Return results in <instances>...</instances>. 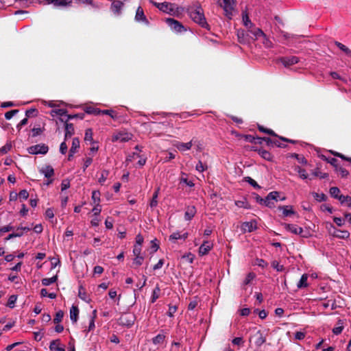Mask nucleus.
I'll list each match as a JSON object with an SVG mask.
<instances>
[{
	"label": "nucleus",
	"mask_w": 351,
	"mask_h": 351,
	"mask_svg": "<svg viewBox=\"0 0 351 351\" xmlns=\"http://www.w3.org/2000/svg\"><path fill=\"white\" fill-rule=\"evenodd\" d=\"M186 12L195 23L203 28L210 29V27L205 18L204 10L199 4L196 3L189 6Z\"/></svg>",
	"instance_id": "f257e3e1"
},
{
	"label": "nucleus",
	"mask_w": 351,
	"mask_h": 351,
	"mask_svg": "<svg viewBox=\"0 0 351 351\" xmlns=\"http://www.w3.org/2000/svg\"><path fill=\"white\" fill-rule=\"evenodd\" d=\"M136 320V316L134 313H126L121 315L118 319L119 325L127 328L132 327Z\"/></svg>",
	"instance_id": "f03ea898"
},
{
	"label": "nucleus",
	"mask_w": 351,
	"mask_h": 351,
	"mask_svg": "<svg viewBox=\"0 0 351 351\" xmlns=\"http://www.w3.org/2000/svg\"><path fill=\"white\" fill-rule=\"evenodd\" d=\"M166 23L171 27V29L177 33H180L186 31L184 26L178 21L171 18H167Z\"/></svg>",
	"instance_id": "7ed1b4c3"
},
{
	"label": "nucleus",
	"mask_w": 351,
	"mask_h": 351,
	"mask_svg": "<svg viewBox=\"0 0 351 351\" xmlns=\"http://www.w3.org/2000/svg\"><path fill=\"white\" fill-rule=\"evenodd\" d=\"M152 3L158 8L160 11L171 14L173 12V9L176 8V4L169 2L156 3L152 2Z\"/></svg>",
	"instance_id": "20e7f679"
},
{
	"label": "nucleus",
	"mask_w": 351,
	"mask_h": 351,
	"mask_svg": "<svg viewBox=\"0 0 351 351\" xmlns=\"http://www.w3.org/2000/svg\"><path fill=\"white\" fill-rule=\"evenodd\" d=\"M27 150L30 154H45L48 152L49 147L45 144H37L29 147Z\"/></svg>",
	"instance_id": "39448f33"
},
{
	"label": "nucleus",
	"mask_w": 351,
	"mask_h": 351,
	"mask_svg": "<svg viewBox=\"0 0 351 351\" xmlns=\"http://www.w3.org/2000/svg\"><path fill=\"white\" fill-rule=\"evenodd\" d=\"M233 4L234 0H223V2L220 3V6L223 8L226 16L230 19L232 16Z\"/></svg>",
	"instance_id": "423d86ee"
},
{
	"label": "nucleus",
	"mask_w": 351,
	"mask_h": 351,
	"mask_svg": "<svg viewBox=\"0 0 351 351\" xmlns=\"http://www.w3.org/2000/svg\"><path fill=\"white\" fill-rule=\"evenodd\" d=\"M247 32L250 33L252 36L251 38L253 40H257L260 37H263L264 38H266L265 34L262 31L261 29L255 27L254 24L252 25V27H247Z\"/></svg>",
	"instance_id": "0eeeda50"
},
{
	"label": "nucleus",
	"mask_w": 351,
	"mask_h": 351,
	"mask_svg": "<svg viewBox=\"0 0 351 351\" xmlns=\"http://www.w3.org/2000/svg\"><path fill=\"white\" fill-rule=\"evenodd\" d=\"M131 138V134L127 132H119L115 133L112 137V141L113 142H127Z\"/></svg>",
	"instance_id": "6e6552de"
},
{
	"label": "nucleus",
	"mask_w": 351,
	"mask_h": 351,
	"mask_svg": "<svg viewBox=\"0 0 351 351\" xmlns=\"http://www.w3.org/2000/svg\"><path fill=\"white\" fill-rule=\"evenodd\" d=\"M281 63L285 66L289 67L299 62V58L297 56H286L282 57L280 59Z\"/></svg>",
	"instance_id": "1a4fd4ad"
},
{
	"label": "nucleus",
	"mask_w": 351,
	"mask_h": 351,
	"mask_svg": "<svg viewBox=\"0 0 351 351\" xmlns=\"http://www.w3.org/2000/svg\"><path fill=\"white\" fill-rule=\"evenodd\" d=\"M241 230L243 232H252L257 228L256 221L252 220L250 221H245L241 224Z\"/></svg>",
	"instance_id": "9d476101"
},
{
	"label": "nucleus",
	"mask_w": 351,
	"mask_h": 351,
	"mask_svg": "<svg viewBox=\"0 0 351 351\" xmlns=\"http://www.w3.org/2000/svg\"><path fill=\"white\" fill-rule=\"evenodd\" d=\"M213 244L208 241H204L203 243L199 248V256H204L207 254L209 251L213 248Z\"/></svg>",
	"instance_id": "9b49d317"
},
{
	"label": "nucleus",
	"mask_w": 351,
	"mask_h": 351,
	"mask_svg": "<svg viewBox=\"0 0 351 351\" xmlns=\"http://www.w3.org/2000/svg\"><path fill=\"white\" fill-rule=\"evenodd\" d=\"M283 226L287 231L291 232L295 234L302 235V232H304L302 228L299 227L295 224L284 223Z\"/></svg>",
	"instance_id": "f8f14e48"
},
{
	"label": "nucleus",
	"mask_w": 351,
	"mask_h": 351,
	"mask_svg": "<svg viewBox=\"0 0 351 351\" xmlns=\"http://www.w3.org/2000/svg\"><path fill=\"white\" fill-rule=\"evenodd\" d=\"M254 339L255 345L257 347H261L266 341V338L263 336L261 330L256 331V332L252 337Z\"/></svg>",
	"instance_id": "ddd939ff"
},
{
	"label": "nucleus",
	"mask_w": 351,
	"mask_h": 351,
	"mask_svg": "<svg viewBox=\"0 0 351 351\" xmlns=\"http://www.w3.org/2000/svg\"><path fill=\"white\" fill-rule=\"evenodd\" d=\"M40 172L44 174L45 177L49 179L54 175V169L51 165L43 166L40 169Z\"/></svg>",
	"instance_id": "4468645a"
},
{
	"label": "nucleus",
	"mask_w": 351,
	"mask_h": 351,
	"mask_svg": "<svg viewBox=\"0 0 351 351\" xmlns=\"http://www.w3.org/2000/svg\"><path fill=\"white\" fill-rule=\"evenodd\" d=\"M278 209L282 211L284 217L295 214L292 206H280Z\"/></svg>",
	"instance_id": "2eb2a0df"
},
{
	"label": "nucleus",
	"mask_w": 351,
	"mask_h": 351,
	"mask_svg": "<svg viewBox=\"0 0 351 351\" xmlns=\"http://www.w3.org/2000/svg\"><path fill=\"white\" fill-rule=\"evenodd\" d=\"M197 210L194 206H189L186 208L184 219L186 221H191L195 216Z\"/></svg>",
	"instance_id": "dca6fc26"
},
{
	"label": "nucleus",
	"mask_w": 351,
	"mask_h": 351,
	"mask_svg": "<svg viewBox=\"0 0 351 351\" xmlns=\"http://www.w3.org/2000/svg\"><path fill=\"white\" fill-rule=\"evenodd\" d=\"M49 349L52 351H65L64 346H61L60 339H55L50 342Z\"/></svg>",
	"instance_id": "f3484780"
},
{
	"label": "nucleus",
	"mask_w": 351,
	"mask_h": 351,
	"mask_svg": "<svg viewBox=\"0 0 351 351\" xmlns=\"http://www.w3.org/2000/svg\"><path fill=\"white\" fill-rule=\"evenodd\" d=\"M332 235L339 239H346L350 237V232L348 230H341L335 228Z\"/></svg>",
	"instance_id": "a211bd4d"
},
{
	"label": "nucleus",
	"mask_w": 351,
	"mask_h": 351,
	"mask_svg": "<svg viewBox=\"0 0 351 351\" xmlns=\"http://www.w3.org/2000/svg\"><path fill=\"white\" fill-rule=\"evenodd\" d=\"M65 135L64 140L66 141L68 138H71L74 134V127L73 123H68V119L65 121Z\"/></svg>",
	"instance_id": "6ab92c4d"
},
{
	"label": "nucleus",
	"mask_w": 351,
	"mask_h": 351,
	"mask_svg": "<svg viewBox=\"0 0 351 351\" xmlns=\"http://www.w3.org/2000/svg\"><path fill=\"white\" fill-rule=\"evenodd\" d=\"M123 3L121 1H114L111 5V10L115 14H120Z\"/></svg>",
	"instance_id": "aec40b11"
},
{
	"label": "nucleus",
	"mask_w": 351,
	"mask_h": 351,
	"mask_svg": "<svg viewBox=\"0 0 351 351\" xmlns=\"http://www.w3.org/2000/svg\"><path fill=\"white\" fill-rule=\"evenodd\" d=\"M79 315V308L76 306H72L70 309V319L73 322L75 323L77 321Z\"/></svg>",
	"instance_id": "412c9836"
},
{
	"label": "nucleus",
	"mask_w": 351,
	"mask_h": 351,
	"mask_svg": "<svg viewBox=\"0 0 351 351\" xmlns=\"http://www.w3.org/2000/svg\"><path fill=\"white\" fill-rule=\"evenodd\" d=\"M193 139L188 143H179L177 144L176 147L179 151L184 152L186 150H189L193 146Z\"/></svg>",
	"instance_id": "4be33fe9"
},
{
	"label": "nucleus",
	"mask_w": 351,
	"mask_h": 351,
	"mask_svg": "<svg viewBox=\"0 0 351 351\" xmlns=\"http://www.w3.org/2000/svg\"><path fill=\"white\" fill-rule=\"evenodd\" d=\"M135 19L138 21H145L146 23L148 22L144 14L143 10L141 6L138 7L136 10Z\"/></svg>",
	"instance_id": "5701e85b"
},
{
	"label": "nucleus",
	"mask_w": 351,
	"mask_h": 351,
	"mask_svg": "<svg viewBox=\"0 0 351 351\" xmlns=\"http://www.w3.org/2000/svg\"><path fill=\"white\" fill-rule=\"evenodd\" d=\"M258 154L265 160L267 161H272L273 160V155L268 151L264 149H258Z\"/></svg>",
	"instance_id": "b1692460"
},
{
	"label": "nucleus",
	"mask_w": 351,
	"mask_h": 351,
	"mask_svg": "<svg viewBox=\"0 0 351 351\" xmlns=\"http://www.w3.org/2000/svg\"><path fill=\"white\" fill-rule=\"evenodd\" d=\"M47 4L53 3L56 6H66L70 5V0H45Z\"/></svg>",
	"instance_id": "393cba45"
},
{
	"label": "nucleus",
	"mask_w": 351,
	"mask_h": 351,
	"mask_svg": "<svg viewBox=\"0 0 351 351\" xmlns=\"http://www.w3.org/2000/svg\"><path fill=\"white\" fill-rule=\"evenodd\" d=\"M101 110L94 108L93 106H86L84 108L85 112L89 114L99 115L101 114Z\"/></svg>",
	"instance_id": "a878e982"
},
{
	"label": "nucleus",
	"mask_w": 351,
	"mask_h": 351,
	"mask_svg": "<svg viewBox=\"0 0 351 351\" xmlns=\"http://www.w3.org/2000/svg\"><path fill=\"white\" fill-rule=\"evenodd\" d=\"M308 280V276L307 274H303L299 281V282L297 285V287L298 289L305 288L308 287L307 283Z\"/></svg>",
	"instance_id": "bb28decb"
},
{
	"label": "nucleus",
	"mask_w": 351,
	"mask_h": 351,
	"mask_svg": "<svg viewBox=\"0 0 351 351\" xmlns=\"http://www.w3.org/2000/svg\"><path fill=\"white\" fill-rule=\"evenodd\" d=\"M247 36H248V34L244 30H238L237 37L240 43H245L247 42Z\"/></svg>",
	"instance_id": "cd10ccee"
},
{
	"label": "nucleus",
	"mask_w": 351,
	"mask_h": 351,
	"mask_svg": "<svg viewBox=\"0 0 351 351\" xmlns=\"http://www.w3.org/2000/svg\"><path fill=\"white\" fill-rule=\"evenodd\" d=\"M50 114L52 116V117H55V116H60V117H63L64 115H67V110L66 109H63V108H61V109H53L52 110L51 112H50Z\"/></svg>",
	"instance_id": "c85d7f7f"
},
{
	"label": "nucleus",
	"mask_w": 351,
	"mask_h": 351,
	"mask_svg": "<svg viewBox=\"0 0 351 351\" xmlns=\"http://www.w3.org/2000/svg\"><path fill=\"white\" fill-rule=\"evenodd\" d=\"M335 45L339 49H341L342 51H343L346 54H347L349 56H351V50L348 47H347L346 45H344L343 44H342L338 41H335Z\"/></svg>",
	"instance_id": "c756f323"
},
{
	"label": "nucleus",
	"mask_w": 351,
	"mask_h": 351,
	"mask_svg": "<svg viewBox=\"0 0 351 351\" xmlns=\"http://www.w3.org/2000/svg\"><path fill=\"white\" fill-rule=\"evenodd\" d=\"M58 280V276L56 275L51 278H45L42 280V285L43 286H49L51 284L56 282Z\"/></svg>",
	"instance_id": "7c9ffc66"
},
{
	"label": "nucleus",
	"mask_w": 351,
	"mask_h": 351,
	"mask_svg": "<svg viewBox=\"0 0 351 351\" xmlns=\"http://www.w3.org/2000/svg\"><path fill=\"white\" fill-rule=\"evenodd\" d=\"M80 148V140L78 138H73L72 141V145L70 148V152L76 153Z\"/></svg>",
	"instance_id": "2f4dec72"
},
{
	"label": "nucleus",
	"mask_w": 351,
	"mask_h": 351,
	"mask_svg": "<svg viewBox=\"0 0 351 351\" xmlns=\"http://www.w3.org/2000/svg\"><path fill=\"white\" fill-rule=\"evenodd\" d=\"M93 130L91 128H88L85 131L84 141H90L91 143H95L93 138Z\"/></svg>",
	"instance_id": "473e14b6"
},
{
	"label": "nucleus",
	"mask_w": 351,
	"mask_h": 351,
	"mask_svg": "<svg viewBox=\"0 0 351 351\" xmlns=\"http://www.w3.org/2000/svg\"><path fill=\"white\" fill-rule=\"evenodd\" d=\"M78 296L82 300L88 302V297L86 293V290L82 285L79 287Z\"/></svg>",
	"instance_id": "72a5a7b5"
},
{
	"label": "nucleus",
	"mask_w": 351,
	"mask_h": 351,
	"mask_svg": "<svg viewBox=\"0 0 351 351\" xmlns=\"http://www.w3.org/2000/svg\"><path fill=\"white\" fill-rule=\"evenodd\" d=\"M186 174L184 173H182V176L180 178V183H184L187 186L192 187L194 186V183L191 180H189L186 177Z\"/></svg>",
	"instance_id": "f704fd0d"
},
{
	"label": "nucleus",
	"mask_w": 351,
	"mask_h": 351,
	"mask_svg": "<svg viewBox=\"0 0 351 351\" xmlns=\"http://www.w3.org/2000/svg\"><path fill=\"white\" fill-rule=\"evenodd\" d=\"M258 130L259 131L266 133L267 134H269L272 136L278 137V135H277L275 132L271 129L265 128L263 125H258Z\"/></svg>",
	"instance_id": "c9c22d12"
},
{
	"label": "nucleus",
	"mask_w": 351,
	"mask_h": 351,
	"mask_svg": "<svg viewBox=\"0 0 351 351\" xmlns=\"http://www.w3.org/2000/svg\"><path fill=\"white\" fill-rule=\"evenodd\" d=\"M165 338V335L160 333L153 338L152 342L155 345L160 344L164 341Z\"/></svg>",
	"instance_id": "e433bc0d"
},
{
	"label": "nucleus",
	"mask_w": 351,
	"mask_h": 351,
	"mask_svg": "<svg viewBox=\"0 0 351 351\" xmlns=\"http://www.w3.org/2000/svg\"><path fill=\"white\" fill-rule=\"evenodd\" d=\"M330 195L335 199H337V197L341 194L340 189L337 186H332L330 189L329 191Z\"/></svg>",
	"instance_id": "4c0bfd02"
},
{
	"label": "nucleus",
	"mask_w": 351,
	"mask_h": 351,
	"mask_svg": "<svg viewBox=\"0 0 351 351\" xmlns=\"http://www.w3.org/2000/svg\"><path fill=\"white\" fill-rule=\"evenodd\" d=\"M159 189H158L153 194L152 200L150 202V206L152 208L156 207L158 205V196Z\"/></svg>",
	"instance_id": "58836bf2"
},
{
	"label": "nucleus",
	"mask_w": 351,
	"mask_h": 351,
	"mask_svg": "<svg viewBox=\"0 0 351 351\" xmlns=\"http://www.w3.org/2000/svg\"><path fill=\"white\" fill-rule=\"evenodd\" d=\"M160 289L158 286H156V287L154 289L152 297H151V302L154 303L156 302V300L159 298V293H160Z\"/></svg>",
	"instance_id": "ea45409f"
},
{
	"label": "nucleus",
	"mask_w": 351,
	"mask_h": 351,
	"mask_svg": "<svg viewBox=\"0 0 351 351\" xmlns=\"http://www.w3.org/2000/svg\"><path fill=\"white\" fill-rule=\"evenodd\" d=\"M295 171L299 173L300 178L304 180L308 178V174L305 169H302L299 166L295 167Z\"/></svg>",
	"instance_id": "a19ab883"
},
{
	"label": "nucleus",
	"mask_w": 351,
	"mask_h": 351,
	"mask_svg": "<svg viewBox=\"0 0 351 351\" xmlns=\"http://www.w3.org/2000/svg\"><path fill=\"white\" fill-rule=\"evenodd\" d=\"M64 317V312L61 310L58 311L55 315V317L53 318V322L55 324H59L62 322V318Z\"/></svg>",
	"instance_id": "79ce46f5"
},
{
	"label": "nucleus",
	"mask_w": 351,
	"mask_h": 351,
	"mask_svg": "<svg viewBox=\"0 0 351 351\" xmlns=\"http://www.w3.org/2000/svg\"><path fill=\"white\" fill-rule=\"evenodd\" d=\"M109 175V171L108 170H103L101 172V176L99 178V182L101 184H103L106 180L108 178V176Z\"/></svg>",
	"instance_id": "37998d69"
},
{
	"label": "nucleus",
	"mask_w": 351,
	"mask_h": 351,
	"mask_svg": "<svg viewBox=\"0 0 351 351\" xmlns=\"http://www.w3.org/2000/svg\"><path fill=\"white\" fill-rule=\"evenodd\" d=\"M16 300H17V296L16 295H10L8 298L7 306L11 308H13L14 307Z\"/></svg>",
	"instance_id": "c03bdc74"
},
{
	"label": "nucleus",
	"mask_w": 351,
	"mask_h": 351,
	"mask_svg": "<svg viewBox=\"0 0 351 351\" xmlns=\"http://www.w3.org/2000/svg\"><path fill=\"white\" fill-rule=\"evenodd\" d=\"M243 24L247 28L249 27L250 26L252 27V25L253 24L249 16H248V14L246 13V12H243Z\"/></svg>",
	"instance_id": "a18cd8bd"
},
{
	"label": "nucleus",
	"mask_w": 351,
	"mask_h": 351,
	"mask_svg": "<svg viewBox=\"0 0 351 351\" xmlns=\"http://www.w3.org/2000/svg\"><path fill=\"white\" fill-rule=\"evenodd\" d=\"M101 114H108L113 119L117 118V114L112 110H101Z\"/></svg>",
	"instance_id": "49530a36"
},
{
	"label": "nucleus",
	"mask_w": 351,
	"mask_h": 351,
	"mask_svg": "<svg viewBox=\"0 0 351 351\" xmlns=\"http://www.w3.org/2000/svg\"><path fill=\"white\" fill-rule=\"evenodd\" d=\"M338 326H336L332 329V332L336 335L341 334L343 329V323L341 322V320L338 321Z\"/></svg>",
	"instance_id": "de8ad7c7"
},
{
	"label": "nucleus",
	"mask_w": 351,
	"mask_h": 351,
	"mask_svg": "<svg viewBox=\"0 0 351 351\" xmlns=\"http://www.w3.org/2000/svg\"><path fill=\"white\" fill-rule=\"evenodd\" d=\"M291 157L297 159L300 163H302L303 165L307 164L306 159L304 156H300L298 154H295V153L291 154Z\"/></svg>",
	"instance_id": "09e8293b"
},
{
	"label": "nucleus",
	"mask_w": 351,
	"mask_h": 351,
	"mask_svg": "<svg viewBox=\"0 0 351 351\" xmlns=\"http://www.w3.org/2000/svg\"><path fill=\"white\" fill-rule=\"evenodd\" d=\"M314 198L318 202H325L327 199V196L324 193H313Z\"/></svg>",
	"instance_id": "8fccbe9b"
},
{
	"label": "nucleus",
	"mask_w": 351,
	"mask_h": 351,
	"mask_svg": "<svg viewBox=\"0 0 351 351\" xmlns=\"http://www.w3.org/2000/svg\"><path fill=\"white\" fill-rule=\"evenodd\" d=\"M337 199H338L341 204H348V201L351 199V196L350 195H343L342 194H340Z\"/></svg>",
	"instance_id": "3c124183"
},
{
	"label": "nucleus",
	"mask_w": 351,
	"mask_h": 351,
	"mask_svg": "<svg viewBox=\"0 0 351 351\" xmlns=\"http://www.w3.org/2000/svg\"><path fill=\"white\" fill-rule=\"evenodd\" d=\"M280 195V193L278 191H271L267 195V199L274 200L276 202L278 201V197Z\"/></svg>",
	"instance_id": "603ef678"
},
{
	"label": "nucleus",
	"mask_w": 351,
	"mask_h": 351,
	"mask_svg": "<svg viewBox=\"0 0 351 351\" xmlns=\"http://www.w3.org/2000/svg\"><path fill=\"white\" fill-rule=\"evenodd\" d=\"M312 174L315 177H319L320 179H324L328 178V173H322L318 169L315 170Z\"/></svg>",
	"instance_id": "864d4df0"
},
{
	"label": "nucleus",
	"mask_w": 351,
	"mask_h": 351,
	"mask_svg": "<svg viewBox=\"0 0 351 351\" xmlns=\"http://www.w3.org/2000/svg\"><path fill=\"white\" fill-rule=\"evenodd\" d=\"M207 168L208 166L206 164H204L201 160H199L195 167L196 170L199 172H203L204 171L207 169Z\"/></svg>",
	"instance_id": "5fc2aeb1"
},
{
	"label": "nucleus",
	"mask_w": 351,
	"mask_h": 351,
	"mask_svg": "<svg viewBox=\"0 0 351 351\" xmlns=\"http://www.w3.org/2000/svg\"><path fill=\"white\" fill-rule=\"evenodd\" d=\"M92 199L95 204H98L100 201V193L98 191L92 192Z\"/></svg>",
	"instance_id": "6e6d98bb"
},
{
	"label": "nucleus",
	"mask_w": 351,
	"mask_h": 351,
	"mask_svg": "<svg viewBox=\"0 0 351 351\" xmlns=\"http://www.w3.org/2000/svg\"><path fill=\"white\" fill-rule=\"evenodd\" d=\"M38 110L36 108H30L25 111L26 118L36 117L37 115Z\"/></svg>",
	"instance_id": "4d7b16f0"
},
{
	"label": "nucleus",
	"mask_w": 351,
	"mask_h": 351,
	"mask_svg": "<svg viewBox=\"0 0 351 351\" xmlns=\"http://www.w3.org/2000/svg\"><path fill=\"white\" fill-rule=\"evenodd\" d=\"M245 180L246 182H247L251 186H252L253 187H254L255 189H261V186L257 184V182L254 180L252 179V178L250 177H245Z\"/></svg>",
	"instance_id": "13d9d810"
},
{
	"label": "nucleus",
	"mask_w": 351,
	"mask_h": 351,
	"mask_svg": "<svg viewBox=\"0 0 351 351\" xmlns=\"http://www.w3.org/2000/svg\"><path fill=\"white\" fill-rule=\"evenodd\" d=\"M157 239H154V240H152L151 241V252H150V254H154L155 253L158 249L159 248V245L158 243H157Z\"/></svg>",
	"instance_id": "bf43d9fd"
},
{
	"label": "nucleus",
	"mask_w": 351,
	"mask_h": 351,
	"mask_svg": "<svg viewBox=\"0 0 351 351\" xmlns=\"http://www.w3.org/2000/svg\"><path fill=\"white\" fill-rule=\"evenodd\" d=\"M67 119L68 121L69 119H84V113H77L74 114H67Z\"/></svg>",
	"instance_id": "052dcab7"
},
{
	"label": "nucleus",
	"mask_w": 351,
	"mask_h": 351,
	"mask_svg": "<svg viewBox=\"0 0 351 351\" xmlns=\"http://www.w3.org/2000/svg\"><path fill=\"white\" fill-rule=\"evenodd\" d=\"M254 278L255 274L254 273H249L243 281V285H247L250 284Z\"/></svg>",
	"instance_id": "680f3d73"
},
{
	"label": "nucleus",
	"mask_w": 351,
	"mask_h": 351,
	"mask_svg": "<svg viewBox=\"0 0 351 351\" xmlns=\"http://www.w3.org/2000/svg\"><path fill=\"white\" fill-rule=\"evenodd\" d=\"M19 112V110H12L5 114V118L8 120L10 119L13 116Z\"/></svg>",
	"instance_id": "e2e57ef3"
},
{
	"label": "nucleus",
	"mask_w": 351,
	"mask_h": 351,
	"mask_svg": "<svg viewBox=\"0 0 351 351\" xmlns=\"http://www.w3.org/2000/svg\"><path fill=\"white\" fill-rule=\"evenodd\" d=\"M243 138H244L245 141L247 142L254 143L256 144L257 137H255L250 134H247V135H244Z\"/></svg>",
	"instance_id": "0e129e2a"
},
{
	"label": "nucleus",
	"mask_w": 351,
	"mask_h": 351,
	"mask_svg": "<svg viewBox=\"0 0 351 351\" xmlns=\"http://www.w3.org/2000/svg\"><path fill=\"white\" fill-rule=\"evenodd\" d=\"M271 266L276 269L278 271H282L284 270L285 267L283 265H280L279 263L276 261H274L271 263Z\"/></svg>",
	"instance_id": "69168bd1"
},
{
	"label": "nucleus",
	"mask_w": 351,
	"mask_h": 351,
	"mask_svg": "<svg viewBox=\"0 0 351 351\" xmlns=\"http://www.w3.org/2000/svg\"><path fill=\"white\" fill-rule=\"evenodd\" d=\"M12 148V145L10 143H7L4 146L0 148V152L2 154L8 153Z\"/></svg>",
	"instance_id": "338daca9"
},
{
	"label": "nucleus",
	"mask_w": 351,
	"mask_h": 351,
	"mask_svg": "<svg viewBox=\"0 0 351 351\" xmlns=\"http://www.w3.org/2000/svg\"><path fill=\"white\" fill-rule=\"evenodd\" d=\"M135 258L134 259L133 264L136 265V266L141 265L143 263V261L144 260V257L139 255V256H135Z\"/></svg>",
	"instance_id": "774afa93"
}]
</instances>
